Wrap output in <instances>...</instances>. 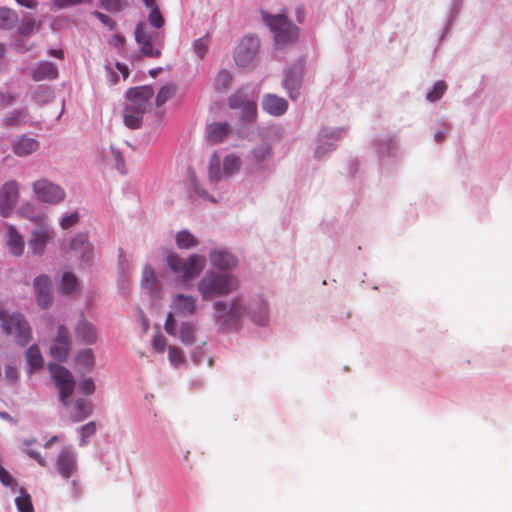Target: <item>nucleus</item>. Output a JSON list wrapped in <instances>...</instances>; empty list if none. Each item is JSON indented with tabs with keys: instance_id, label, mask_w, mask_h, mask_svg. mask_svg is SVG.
Segmentation results:
<instances>
[{
	"instance_id": "58836bf2",
	"label": "nucleus",
	"mask_w": 512,
	"mask_h": 512,
	"mask_svg": "<svg viewBox=\"0 0 512 512\" xmlns=\"http://www.w3.org/2000/svg\"><path fill=\"white\" fill-rule=\"evenodd\" d=\"M232 83V75L228 70H221L215 79V88L217 90H226Z\"/></svg>"
},
{
	"instance_id": "6e6d98bb",
	"label": "nucleus",
	"mask_w": 512,
	"mask_h": 512,
	"mask_svg": "<svg viewBox=\"0 0 512 512\" xmlns=\"http://www.w3.org/2000/svg\"><path fill=\"white\" fill-rule=\"evenodd\" d=\"M152 346L155 351L162 353L165 351L167 346L166 338L162 334H157L152 340Z\"/></svg>"
},
{
	"instance_id": "864d4df0",
	"label": "nucleus",
	"mask_w": 512,
	"mask_h": 512,
	"mask_svg": "<svg viewBox=\"0 0 512 512\" xmlns=\"http://www.w3.org/2000/svg\"><path fill=\"white\" fill-rule=\"evenodd\" d=\"M0 481L4 486L11 487L14 489V487L17 486V483L15 479L11 476V474L0 465Z\"/></svg>"
},
{
	"instance_id": "f3484780",
	"label": "nucleus",
	"mask_w": 512,
	"mask_h": 512,
	"mask_svg": "<svg viewBox=\"0 0 512 512\" xmlns=\"http://www.w3.org/2000/svg\"><path fill=\"white\" fill-rule=\"evenodd\" d=\"M39 147L40 144L38 140L27 135L17 137L11 143L13 153L19 157L31 155L32 153L36 152Z\"/></svg>"
},
{
	"instance_id": "052dcab7",
	"label": "nucleus",
	"mask_w": 512,
	"mask_h": 512,
	"mask_svg": "<svg viewBox=\"0 0 512 512\" xmlns=\"http://www.w3.org/2000/svg\"><path fill=\"white\" fill-rule=\"evenodd\" d=\"M79 390L86 394L90 395L94 393L95 385L92 379H84L79 383Z\"/></svg>"
},
{
	"instance_id": "bb28decb",
	"label": "nucleus",
	"mask_w": 512,
	"mask_h": 512,
	"mask_svg": "<svg viewBox=\"0 0 512 512\" xmlns=\"http://www.w3.org/2000/svg\"><path fill=\"white\" fill-rule=\"evenodd\" d=\"M27 364L29 366V372H33L34 370H38L43 366V357L42 354L36 345H32L28 348L25 353Z\"/></svg>"
},
{
	"instance_id": "ddd939ff",
	"label": "nucleus",
	"mask_w": 512,
	"mask_h": 512,
	"mask_svg": "<svg viewBox=\"0 0 512 512\" xmlns=\"http://www.w3.org/2000/svg\"><path fill=\"white\" fill-rule=\"evenodd\" d=\"M19 198V187L16 181H8L0 190V213L8 217L14 210Z\"/></svg>"
},
{
	"instance_id": "cd10ccee",
	"label": "nucleus",
	"mask_w": 512,
	"mask_h": 512,
	"mask_svg": "<svg viewBox=\"0 0 512 512\" xmlns=\"http://www.w3.org/2000/svg\"><path fill=\"white\" fill-rule=\"evenodd\" d=\"M144 112H139L138 110L132 108L127 105L124 112V123L130 129H137L141 126L142 117Z\"/></svg>"
},
{
	"instance_id": "dca6fc26",
	"label": "nucleus",
	"mask_w": 512,
	"mask_h": 512,
	"mask_svg": "<svg viewBox=\"0 0 512 512\" xmlns=\"http://www.w3.org/2000/svg\"><path fill=\"white\" fill-rule=\"evenodd\" d=\"M210 262L219 270H232L238 265L237 258L224 248L212 250L210 253Z\"/></svg>"
},
{
	"instance_id": "6ab92c4d",
	"label": "nucleus",
	"mask_w": 512,
	"mask_h": 512,
	"mask_svg": "<svg viewBox=\"0 0 512 512\" xmlns=\"http://www.w3.org/2000/svg\"><path fill=\"white\" fill-rule=\"evenodd\" d=\"M70 248L80 254L83 261H89L93 256V246L88 240L86 233H78L70 243Z\"/></svg>"
},
{
	"instance_id": "7c9ffc66",
	"label": "nucleus",
	"mask_w": 512,
	"mask_h": 512,
	"mask_svg": "<svg viewBox=\"0 0 512 512\" xmlns=\"http://www.w3.org/2000/svg\"><path fill=\"white\" fill-rule=\"evenodd\" d=\"M141 285L144 289L152 293L157 285V277L154 269L150 265H146L142 272Z\"/></svg>"
},
{
	"instance_id": "3c124183",
	"label": "nucleus",
	"mask_w": 512,
	"mask_h": 512,
	"mask_svg": "<svg viewBox=\"0 0 512 512\" xmlns=\"http://www.w3.org/2000/svg\"><path fill=\"white\" fill-rule=\"evenodd\" d=\"M135 39L139 45L145 44V42H152L151 36L147 32L144 24H138L135 29Z\"/></svg>"
},
{
	"instance_id": "ea45409f",
	"label": "nucleus",
	"mask_w": 512,
	"mask_h": 512,
	"mask_svg": "<svg viewBox=\"0 0 512 512\" xmlns=\"http://www.w3.org/2000/svg\"><path fill=\"white\" fill-rule=\"evenodd\" d=\"M447 89V85L444 81H438L434 84L432 90L427 94V100L430 102L438 101Z\"/></svg>"
},
{
	"instance_id": "4468645a",
	"label": "nucleus",
	"mask_w": 512,
	"mask_h": 512,
	"mask_svg": "<svg viewBox=\"0 0 512 512\" xmlns=\"http://www.w3.org/2000/svg\"><path fill=\"white\" fill-rule=\"evenodd\" d=\"M55 465L57 472L64 479H69L78 470L76 456L67 448H62L59 452Z\"/></svg>"
},
{
	"instance_id": "9b49d317",
	"label": "nucleus",
	"mask_w": 512,
	"mask_h": 512,
	"mask_svg": "<svg viewBox=\"0 0 512 512\" xmlns=\"http://www.w3.org/2000/svg\"><path fill=\"white\" fill-rule=\"evenodd\" d=\"M71 343L72 340L68 329L66 326L60 325L50 347L51 357L59 362L65 361L71 349Z\"/></svg>"
},
{
	"instance_id": "e2e57ef3",
	"label": "nucleus",
	"mask_w": 512,
	"mask_h": 512,
	"mask_svg": "<svg viewBox=\"0 0 512 512\" xmlns=\"http://www.w3.org/2000/svg\"><path fill=\"white\" fill-rule=\"evenodd\" d=\"M252 320L257 323L258 325H264L267 321V308L266 306H263L261 309V313L259 316L253 314Z\"/></svg>"
},
{
	"instance_id": "0eeeda50",
	"label": "nucleus",
	"mask_w": 512,
	"mask_h": 512,
	"mask_svg": "<svg viewBox=\"0 0 512 512\" xmlns=\"http://www.w3.org/2000/svg\"><path fill=\"white\" fill-rule=\"evenodd\" d=\"M31 220L35 222V228L31 232L28 245L34 255L40 256L44 254L46 245L53 239L54 232L46 223L44 216H37Z\"/></svg>"
},
{
	"instance_id": "423d86ee",
	"label": "nucleus",
	"mask_w": 512,
	"mask_h": 512,
	"mask_svg": "<svg viewBox=\"0 0 512 512\" xmlns=\"http://www.w3.org/2000/svg\"><path fill=\"white\" fill-rule=\"evenodd\" d=\"M264 19L273 31L277 44H286L297 39L298 28L288 20L285 14L268 15Z\"/></svg>"
},
{
	"instance_id": "c756f323",
	"label": "nucleus",
	"mask_w": 512,
	"mask_h": 512,
	"mask_svg": "<svg viewBox=\"0 0 512 512\" xmlns=\"http://www.w3.org/2000/svg\"><path fill=\"white\" fill-rule=\"evenodd\" d=\"M17 22L18 15L15 11L6 7H0V28L11 29Z\"/></svg>"
},
{
	"instance_id": "49530a36",
	"label": "nucleus",
	"mask_w": 512,
	"mask_h": 512,
	"mask_svg": "<svg viewBox=\"0 0 512 512\" xmlns=\"http://www.w3.org/2000/svg\"><path fill=\"white\" fill-rule=\"evenodd\" d=\"M193 48L195 53L200 57L203 58L209 49V39L208 37H202L199 39H196L193 43Z\"/></svg>"
},
{
	"instance_id": "20e7f679",
	"label": "nucleus",
	"mask_w": 512,
	"mask_h": 512,
	"mask_svg": "<svg viewBox=\"0 0 512 512\" xmlns=\"http://www.w3.org/2000/svg\"><path fill=\"white\" fill-rule=\"evenodd\" d=\"M167 265L170 270L180 274L184 279H193L204 269L206 259L202 255L193 254L183 260L179 256L171 254L167 257Z\"/></svg>"
},
{
	"instance_id": "f03ea898",
	"label": "nucleus",
	"mask_w": 512,
	"mask_h": 512,
	"mask_svg": "<svg viewBox=\"0 0 512 512\" xmlns=\"http://www.w3.org/2000/svg\"><path fill=\"white\" fill-rule=\"evenodd\" d=\"M0 325L6 335L12 336L19 345H26L31 339V329L22 314L9 313L0 304Z\"/></svg>"
},
{
	"instance_id": "7ed1b4c3",
	"label": "nucleus",
	"mask_w": 512,
	"mask_h": 512,
	"mask_svg": "<svg viewBox=\"0 0 512 512\" xmlns=\"http://www.w3.org/2000/svg\"><path fill=\"white\" fill-rule=\"evenodd\" d=\"M214 318L221 327L229 329L235 327L246 312V306L240 298L230 303L217 301L214 303Z\"/></svg>"
},
{
	"instance_id": "de8ad7c7",
	"label": "nucleus",
	"mask_w": 512,
	"mask_h": 512,
	"mask_svg": "<svg viewBox=\"0 0 512 512\" xmlns=\"http://www.w3.org/2000/svg\"><path fill=\"white\" fill-rule=\"evenodd\" d=\"M50 280L46 275H40L34 280L35 293L50 292Z\"/></svg>"
},
{
	"instance_id": "e433bc0d",
	"label": "nucleus",
	"mask_w": 512,
	"mask_h": 512,
	"mask_svg": "<svg viewBox=\"0 0 512 512\" xmlns=\"http://www.w3.org/2000/svg\"><path fill=\"white\" fill-rule=\"evenodd\" d=\"M77 287V278L71 272H64L61 278L60 289L64 294L71 293Z\"/></svg>"
},
{
	"instance_id": "09e8293b",
	"label": "nucleus",
	"mask_w": 512,
	"mask_h": 512,
	"mask_svg": "<svg viewBox=\"0 0 512 512\" xmlns=\"http://www.w3.org/2000/svg\"><path fill=\"white\" fill-rule=\"evenodd\" d=\"M151 11L149 14L150 24L155 28H161L164 25V18L159 10V8L155 5L150 7Z\"/></svg>"
},
{
	"instance_id": "a19ab883",
	"label": "nucleus",
	"mask_w": 512,
	"mask_h": 512,
	"mask_svg": "<svg viewBox=\"0 0 512 512\" xmlns=\"http://www.w3.org/2000/svg\"><path fill=\"white\" fill-rule=\"evenodd\" d=\"M101 6L109 12H120L128 6L127 0H101Z\"/></svg>"
},
{
	"instance_id": "5fc2aeb1",
	"label": "nucleus",
	"mask_w": 512,
	"mask_h": 512,
	"mask_svg": "<svg viewBox=\"0 0 512 512\" xmlns=\"http://www.w3.org/2000/svg\"><path fill=\"white\" fill-rule=\"evenodd\" d=\"M93 16L96 17L101 23L108 26L110 30L116 29V26H117L116 22L112 18H110L108 15H106L102 12L94 11Z\"/></svg>"
},
{
	"instance_id": "2eb2a0df",
	"label": "nucleus",
	"mask_w": 512,
	"mask_h": 512,
	"mask_svg": "<svg viewBox=\"0 0 512 512\" xmlns=\"http://www.w3.org/2000/svg\"><path fill=\"white\" fill-rule=\"evenodd\" d=\"M229 106L232 109H242L244 115L251 117L256 115V102L250 98L242 89L238 90L229 98Z\"/></svg>"
},
{
	"instance_id": "0e129e2a",
	"label": "nucleus",
	"mask_w": 512,
	"mask_h": 512,
	"mask_svg": "<svg viewBox=\"0 0 512 512\" xmlns=\"http://www.w3.org/2000/svg\"><path fill=\"white\" fill-rule=\"evenodd\" d=\"M26 453L33 459H35L39 465L45 467L46 466V460L36 451L34 450H26Z\"/></svg>"
},
{
	"instance_id": "13d9d810",
	"label": "nucleus",
	"mask_w": 512,
	"mask_h": 512,
	"mask_svg": "<svg viewBox=\"0 0 512 512\" xmlns=\"http://www.w3.org/2000/svg\"><path fill=\"white\" fill-rule=\"evenodd\" d=\"M78 220H79L78 213L73 212L70 215H67L64 218H62L60 225L63 229H68V228L72 227L73 225H75L78 222Z\"/></svg>"
},
{
	"instance_id": "72a5a7b5",
	"label": "nucleus",
	"mask_w": 512,
	"mask_h": 512,
	"mask_svg": "<svg viewBox=\"0 0 512 512\" xmlns=\"http://www.w3.org/2000/svg\"><path fill=\"white\" fill-rule=\"evenodd\" d=\"M241 167V159L234 155H228L223 160V174L231 176Z\"/></svg>"
},
{
	"instance_id": "a211bd4d",
	"label": "nucleus",
	"mask_w": 512,
	"mask_h": 512,
	"mask_svg": "<svg viewBox=\"0 0 512 512\" xmlns=\"http://www.w3.org/2000/svg\"><path fill=\"white\" fill-rule=\"evenodd\" d=\"M272 158V148L269 143H263L251 150L249 163L256 169H264Z\"/></svg>"
},
{
	"instance_id": "4be33fe9",
	"label": "nucleus",
	"mask_w": 512,
	"mask_h": 512,
	"mask_svg": "<svg viewBox=\"0 0 512 512\" xmlns=\"http://www.w3.org/2000/svg\"><path fill=\"white\" fill-rule=\"evenodd\" d=\"M6 245L8 251L13 256L19 257L23 254L25 248V241L23 236L16 230L13 225L7 227V240Z\"/></svg>"
},
{
	"instance_id": "39448f33",
	"label": "nucleus",
	"mask_w": 512,
	"mask_h": 512,
	"mask_svg": "<svg viewBox=\"0 0 512 512\" xmlns=\"http://www.w3.org/2000/svg\"><path fill=\"white\" fill-rule=\"evenodd\" d=\"M173 312H169L164 324L167 334L176 336V322L174 314L183 317L191 316L196 312V298L191 295L176 294L172 299L171 305Z\"/></svg>"
},
{
	"instance_id": "473e14b6",
	"label": "nucleus",
	"mask_w": 512,
	"mask_h": 512,
	"mask_svg": "<svg viewBox=\"0 0 512 512\" xmlns=\"http://www.w3.org/2000/svg\"><path fill=\"white\" fill-rule=\"evenodd\" d=\"M176 244L180 249H189L198 244L196 237L189 231L183 230L176 234Z\"/></svg>"
},
{
	"instance_id": "9d476101",
	"label": "nucleus",
	"mask_w": 512,
	"mask_h": 512,
	"mask_svg": "<svg viewBox=\"0 0 512 512\" xmlns=\"http://www.w3.org/2000/svg\"><path fill=\"white\" fill-rule=\"evenodd\" d=\"M259 49V40L254 36H245L237 45L234 53V60L238 66L249 65Z\"/></svg>"
},
{
	"instance_id": "f257e3e1",
	"label": "nucleus",
	"mask_w": 512,
	"mask_h": 512,
	"mask_svg": "<svg viewBox=\"0 0 512 512\" xmlns=\"http://www.w3.org/2000/svg\"><path fill=\"white\" fill-rule=\"evenodd\" d=\"M239 288L237 277L232 274L208 271L197 283V290L203 300L226 296Z\"/></svg>"
},
{
	"instance_id": "37998d69",
	"label": "nucleus",
	"mask_w": 512,
	"mask_h": 512,
	"mask_svg": "<svg viewBox=\"0 0 512 512\" xmlns=\"http://www.w3.org/2000/svg\"><path fill=\"white\" fill-rule=\"evenodd\" d=\"M76 360L79 364L90 369L94 364V355L91 349H84L77 354Z\"/></svg>"
},
{
	"instance_id": "412c9836",
	"label": "nucleus",
	"mask_w": 512,
	"mask_h": 512,
	"mask_svg": "<svg viewBox=\"0 0 512 512\" xmlns=\"http://www.w3.org/2000/svg\"><path fill=\"white\" fill-rule=\"evenodd\" d=\"M31 77L36 82L54 80L58 77V69L51 62L41 61L32 69Z\"/></svg>"
},
{
	"instance_id": "c85d7f7f",
	"label": "nucleus",
	"mask_w": 512,
	"mask_h": 512,
	"mask_svg": "<svg viewBox=\"0 0 512 512\" xmlns=\"http://www.w3.org/2000/svg\"><path fill=\"white\" fill-rule=\"evenodd\" d=\"M196 326L192 322H182L179 329V338L185 345H192L195 342Z\"/></svg>"
},
{
	"instance_id": "1a4fd4ad",
	"label": "nucleus",
	"mask_w": 512,
	"mask_h": 512,
	"mask_svg": "<svg viewBox=\"0 0 512 512\" xmlns=\"http://www.w3.org/2000/svg\"><path fill=\"white\" fill-rule=\"evenodd\" d=\"M32 188L36 198L41 202L55 204L61 202L65 197L64 190L47 179L33 182Z\"/></svg>"
},
{
	"instance_id": "bf43d9fd",
	"label": "nucleus",
	"mask_w": 512,
	"mask_h": 512,
	"mask_svg": "<svg viewBox=\"0 0 512 512\" xmlns=\"http://www.w3.org/2000/svg\"><path fill=\"white\" fill-rule=\"evenodd\" d=\"M36 299H37L38 305L42 308L49 307L52 302V297H51L50 292L36 293Z\"/></svg>"
},
{
	"instance_id": "f8f14e48",
	"label": "nucleus",
	"mask_w": 512,
	"mask_h": 512,
	"mask_svg": "<svg viewBox=\"0 0 512 512\" xmlns=\"http://www.w3.org/2000/svg\"><path fill=\"white\" fill-rule=\"evenodd\" d=\"M154 96V90L151 86H140L131 88L127 92L129 106L146 113L151 108V100Z\"/></svg>"
},
{
	"instance_id": "6e6552de",
	"label": "nucleus",
	"mask_w": 512,
	"mask_h": 512,
	"mask_svg": "<svg viewBox=\"0 0 512 512\" xmlns=\"http://www.w3.org/2000/svg\"><path fill=\"white\" fill-rule=\"evenodd\" d=\"M49 369L55 385L59 389L62 404L67 406L68 398L72 395L75 388L73 376L68 369L58 364H50Z\"/></svg>"
},
{
	"instance_id": "2f4dec72",
	"label": "nucleus",
	"mask_w": 512,
	"mask_h": 512,
	"mask_svg": "<svg viewBox=\"0 0 512 512\" xmlns=\"http://www.w3.org/2000/svg\"><path fill=\"white\" fill-rule=\"evenodd\" d=\"M300 77L291 71L286 75L284 80V87L287 89L290 98L295 99L299 95Z\"/></svg>"
},
{
	"instance_id": "a18cd8bd",
	"label": "nucleus",
	"mask_w": 512,
	"mask_h": 512,
	"mask_svg": "<svg viewBox=\"0 0 512 512\" xmlns=\"http://www.w3.org/2000/svg\"><path fill=\"white\" fill-rule=\"evenodd\" d=\"M28 113L25 109L13 112L10 116L5 119L8 126H16L26 121Z\"/></svg>"
},
{
	"instance_id": "774afa93",
	"label": "nucleus",
	"mask_w": 512,
	"mask_h": 512,
	"mask_svg": "<svg viewBox=\"0 0 512 512\" xmlns=\"http://www.w3.org/2000/svg\"><path fill=\"white\" fill-rule=\"evenodd\" d=\"M14 101V97L10 94L5 95L1 93V103L3 107L10 106Z\"/></svg>"
},
{
	"instance_id": "393cba45",
	"label": "nucleus",
	"mask_w": 512,
	"mask_h": 512,
	"mask_svg": "<svg viewBox=\"0 0 512 512\" xmlns=\"http://www.w3.org/2000/svg\"><path fill=\"white\" fill-rule=\"evenodd\" d=\"M229 125L227 123H212L207 127V138L213 144L221 143L227 137Z\"/></svg>"
},
{
	"instance_id": "f704fd0d",
	"label": "nucleus",
	"mask_w": 512,
	"mask_h": 512,
	"mask_svg": "<svg viewBox=\"0 0 512 512\" xmlns=\"http://www.w3.org/2000/svg\"><path fill=\"white\" fill-rule=\"evenodd\" d=\"M21 495L15 499V504L19 512H34L31 496L24 490L20 489Z\"/></svg>"
},
{
	"instance_id": "c9c22d12",
	"label": "nucleus",
	"mask_w": 512,
	"mask_h": 512,
	"mask_svg": "<svg viewBox=\"0 0 512 512\" xmlns=\"http://www.w3.org/2000/svg\"><path fill=\"white\" fill-rule=\"evenodd\" d=\"M176 93V86L172 83L164 85L156 96V105H164Z\"/></svg>"
},
{
	"instance_id": "4c0bfd02",
	"label": "nucleus",
	"mask_w": 512,
	"mask_h": 512,
	"mask_svg": "<svg viewBox=\"0 0 512 512\" xmlns=\"http://www.w3.org/2000/svg\"><path fill=\"white\" fill-rule=\"evenodd\" d=\"M220 156L214 153L209 160V177L212 181L221 179L223 171L220 169Z\"/></svg>"
},
{
	"instance_id": "8fccbe9b",
	"label": "nucleus",
	"mask_w": 512,
	"mask_h": 512,
	"mask_svg": "<svg viewBox=\"0 0 512 512\" xmlns=\"http://www.w3.org/2000/svg\"><path fill=\"white\" fill-rule=\"evenodd\" d=\"M168 358L169 361L175 366H178L184 362V355L182 350L175 346L169 347Z\"/></svg>"
},
{
	"instance_id": "79ce46f5",
	"label": "nucleus",
	"mask_w": 512,
	"mask_h": 512,
	"mask_svg": "<svg viewBox=\"0 0 512 512\" xmlns=\"http://www.w3.org/2000/svg\"><path fill=\"white\" fill-rule=\"evenodd\" d=\"M34 28L35 20L30 16L23 17L18 27V34L21 36H28L33 33Z\"/></svg>"
},
{
	"instance_id": "b1692460",
	"label": "nucleus",
	"mask_w": 512,
	"mask_h": 512,
	"mask_svg": "<svg viewBox=\"0 0 512 512\" xmlns=\"http://www.w3.org/2000/svg\"><path fill=\"white\" fill-rule=\"evenodd\" d=\"M338 139V137L335 135V132L323 130L318 138L319 144L315 149V157L320 159L322 158L327 152L332 151L335 149L334 142Z\"/></svg>"
},
{
	"instance_id": "c03bdc74",
	"label": "nucleus",
	"mask_w": 512,
	"mask_h": 512,
	"mask_svg": "<svg viewBox=\"0 0 512 512\" xmlns=\"http://www.w3.org/2000/svg\"><path fill=\"white\" fill-rule=\"evenodd\" d=\"M4 379L8 385H16L19 382L20 374L17 368L11 364L5 366Z\"/></svg>"
},
{
	"instance_id": "5701e85b",
	"label": "nucleus",
	"mask_w": 512,
	"mask_h": 512,
	"mask_svg": "<svg viewBox=\"0 0 512 512\" xmlns=\"http://www.w3.org/2000/svg\"><path fill=\"white\" fill-rule=\"evenodd\" d=\"M75 337L77 341L90 345L97 340V332L93 324L81 320L75 328Z\"/></svg>"
},
{
	"instance_id": "338daca9",
	"label": "nucleus",
	"mask_w": 512,
	"mask_h": 512,
	"mask_svg": "<svg viewBox=\"0 0 512 512\" xmlns=\"http://www.w3.org/2000/svg\"><path fill=\"white\" fill-rule=\"evenodd\" d=\"M111 42L115 47L120 48L124 45L125 38L122 35H114Z\"/></svg>"
},
{
	"instance_id": "a878e982",
	"label": "nucleus",
	"mask_w": 512,
	"mask_h": 512,
	"mask_svg": "<svg viewBox=\"0 0 512 512\" xmlns=\"http://www.w3.org/2000/svg\"><path fill=\"white\" fill-rule=\"evenodd\" d=\"M92 404L85 399H77L73 403L71 419L73 422H80L92 413Z\"/></svg>"
},
{
	"instance_id": "aec40b11",
	"label": "nucleus",
	"mask_w": 512,
	"mask_h": 512,
	"mask_svg": "<svg viewBox=\"0 0 512 512\" xmlns=\"http://www.w3.org/2000/svg\"><path fill=\"white\" fill-rule=\"evenodd\" d=\"M263 109L274 116L283 115L288 109V102L286 99L274 94L266 95L262 100Z\"/></svg>"
},
{
	"instance_id": "4d7b16f0",
	"label": "nucleus",
	"mask_w": 512,
	"mask_h": 512,
	"mask_svg": "<svg viewBox=\"0 0 512 512\" xmlns=\"http://www.w3.org/2000/svg\"><path fill=\"white\" fill-rule=\"evenodd\" d=\"M141 52L147 57H159L161 52L159 49L153 47L152 42H145V44L140 45Z\"/></svg>"
},
{
	"instance_id": "680f3d73",
	"label": "nucleus",
	"mask_w": 512,
	"mask_h": 512,
	"mask_svg": "<svg viewBox=\"0 0 512 512\" xmlns=\"http://www.w3.org/2000/svg\"><path fill=\"white\" fill-rule=\"evenodd\" d=\"M50 97L51 91L47 87H39V89L34 92V99L38 102L46 101Z\"/></svg>"
},
{
	"instance_id": "69168bd1",
	"label": "nucleus",
	"mask_w": 512,
	"mask_h": 512,
	"mask_svg": "<svg viewBox=\"0 0 512 512\" xmlns=\"http://www.w3.org/2000/svg\"><path fill=\"white\" fill-rule=\"evenodd\" d=\"M19 5L29 8V9H35L38 5L37 1L35 0H15Z\"/></svg>"
},
{
	"instance_id": "603ef678",
	"label": "nucleus",
	"mask_w": 512,
	"mask_h": 512,
	"mask_svg": "<svg viewBox=\"0 0 512 512\" xmlns=\"http://www.w3.org/2000/svg\"><path fill=\"white\" fill-rule=\"evenodd\" d=\"M96 433V423L91 421L81 427L80 445L83 446L87 443L86 438Z\"/></svg>"
}]
</instances>
